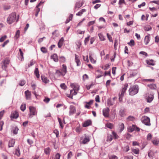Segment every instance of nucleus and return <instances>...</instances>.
<instances>
[{"label":"nucleus","instance_id":"69168bd1","mask_svg":"<svg viewBox=\"0 0 159 159\" xmlns=\"http://www.w3.org/2000/svg\"><path fill=\"white\" fill-rule=\"evenodd\" d=\"M61 155L59 153H57L55 155L54 159H60Z\"/></svg>","mask_w":159,"mask_h":159},{"label":"nucleus","instance_id":"6e6552de","mask_svg":"<svg viewBox=\"0 0 159 159\" xmlns=\"http://www.w3.org/2000/svg\"><path fill=\"white\" fill-rule=\"evenodd\" d=\"M10 117L11 120L16 119L19 117L18 113L16 111H12L11 113Z\"/></svg>","mask_w":159,"mask_h":159},{"label":"nucleus","instance_id":"4be33fe9","mask_svg":"<svg viewBox=\"0 0 159 159\" xmlns=\"http://www.w3.org/2000/svg\"><path fill=\"white\" fill-rule=\"evenodd\" d=\"M15 143V140L11 139L9 142L8 147L9 148L14 146Z\"/></svg>","mask_w":159,"mask_h":159},{"label":"nucleus","instance_id":"0eeeda50","mask_svg":"<svg viewBox=\"0 0 159 159\" xmlns=\"http://www.w3.org/2000/svg\"><path fill=\"white\" fill-rule=\"evenodd\" d=\"M9 63V60L7 58L5 59L1 63L2 68L3 70H6L7 65Z\"/></svg>","mask_w":159,"mask_h":159},{"label":"nucleus","instance_id":"338daca9","mask_svg":"<svg viewBox=\"0 0 159 159\" xmlns=\"http://www.w3.org/2000/svg\"><path fill=\"white\" fill-rule=\"evenodd\" d=\"M153 152L151 151H150L148 154V156L150 157H153Z\"/></svg>","mask_w":159,"mask_h":159},{"label":"nucleus","instance_id":"680f3d73","mask_svg":"<svg viewBox=\"0 0 159 159\" xmlns=\"http://www.w3.org/2000/svg\"><path fill=\"white\" fill-rule=\"evenodd\" d=\"M18 128L17 127H15L14 129L13 133L14 134H16L17 133L18 131Z\"/></svg>","mask_w":159,"mask_h":159},{"label":"nucleus","instance_id":"f704fd0d","mask_svg":"<svg viewBox=\"0 0 159 159\" xmlns=\"http://www.w3.org/2000/svg\"><path fill=\"white\" fill-rule=\"evenodd\" d=\"M50 149L49 148H48L44 149V153L47 155L49 154H50Z\"/></svg>","mask_w":159,"mask_h":159},{"label":"nucleus","instance_id":"a878e982","mask_svg":"<svg viewBox=\"0 0 159 159\" xmlns=\"http://www.w3.org/2000/svg\"><path fill=\"white\" fill-rule=\"evenodd\" d=\"M83 5V3L82 2L80 3L79 2H77L75 4V7H74V10H75L77 8H80Z\"/></svg>","mask_w":159,"mask_h":159},{"label":"nucleus","instance_id":"f8f14e48","mask_svg":"<svg viewBox=\"0 0 159 159\" xmlns=\"http://www.w3.org/2000/svg\"><path fill=\"white\" fill-rule=\"evenodd\" d=\"M89 59L91 62L93 63H95L96 62V59L93 56V55L92 53H89Z\"/></svg>","mask_w":159,"mask_h":159},{"label":"nucleus","instance_id":"58836bf2","mask_svg":"<svg viewBox=\"0 0 159 159\" xmlns=\"http://www.w3.org/2000/svg\"><path fill=\"white\" fill-rule=\"evenodd\" d=\"M147 142L146 140H144L142 144L141 149H143L145 146L147 145Z\"/></svg>","mask_w":159,"mask_h":159},{"label":"nucleus","instance_id":"49530a36","mask_svg":"<svg viewBox=\"0 0 159 159\" xmlns=\"http://www.w3.org/2000/svg\"><path fill=\"white\" fill-rule=\"evenodd\" d=\"M107 37L108 38L109 41L110 42H113V40H112V38L111 35L108 33H107Z\"/></svg>","mask_w":159,"mask_h":159},{"label":"nucleus","instance_id":"6e6d98bb","mask_svg":"<svg viewBox=\"0 0 159 159\" xmlns=\"http://www.w3.org/2000/svg\"><path fill=\"white\" fill-rule=\"evenodd\" d=\"M75 131L77 133H80L81 131V128L80 126H78L76 128Z\"/></svg>","mask_w":159,"mask_h":159},{"label":"nucleus","instance_id":"a19ab883","mask_svg":"<svg viewBox=\"0 0 159 159\" xmlns=\"http://www.w3.org/2000/svg\"><path fill=\"white\" fill-rule=\"evenodd\" d=\"M19 51L20 52V55L21 56V60L22 61L24 59L23 53V52L21 50L20 48L19 49Z\"/></svg>","mask_w":159,"mask_h":159},{"label":"nucleus","instance_id":"4d7b16f0","mask_svg":"<svg viewBox=\"0 0 159 159\" xmlns=\"http://www.w3.org/2000/svg\"><path fill=\"white\" fill-rule=\"evenodd\" d=\"M128 121H133L134 120V118L133 116H129L127 118Z\"/></svg>","mask_w":159,"mask_h":159},{"label":"nucleus","instance_id":"37998d69","mask_svg":"<svg viewBox=\"0 0 159 159\" xmlns=\"http://www.w3.org/2000/svg\"><path fill=\"white\" fill-rule=\"evenodd\" d=\"M112 134L114 138L115 139H118L119 138L118 136L117 135V134L114 131H112Z\"/></svg>","mask_w":159,"mask_h":159},{"label":"nucleus","instance_id":"79ce46f5","mask_svg":"<svg viewBox=\"0 0 159 159\" xmlns=\"http://www.w3.org/2000/svg\"><path fill=\"white\" fill-rule=\"evenodd\" d=\"M15 155L18 156H19L20 155V152L19 148L16 149L15 151Z\"/></svg>","mask_w":159,"mask_h":159},{"label":"nucleus","instance_id":"c85d7f7f","mask_svg":"<svg viewBox=\"0 0 159 159\" xmlns=\"http://www.w3.org/2000/svg\"><path fill=\"white\" fill-rule=\"evenodd\" d=\"M86 10L84 9H83L80 10L76 14V15L77 16H81L84 12L86 11Z\"/></svg>","mask_w":159,"mask_h":159},{"label":"nucleus","instance_id":"cd10ccee","mask_svg":"<svg viewBox=\"0 0 159 159\" xmlns=\"http://www.w3.org/2000/svg\"><path fill=\"white\" fill-rule=\"evenodd\" d=\"M34 74L37 78H39L40 75L39 74V72L38 68H35L34 71Z\"/></svg>","mask_w":159,"mask_h":159},{"label":"nucleus","instance_id":"774afa93","mask_svg":"<svg viewBox=\"0 0 159 159\" xmlns=\"http://www.w3.org/2000/svg\"><path fill=\"white\" fill-rule=\"evenodd\" d=\"M152 138V134L149 133L148 134L147 136V139L148 140H150Z\"/></svg>","mask_w":159,"mask_h":159},{"label":"nucleus","instance_id":"5fc2aeb1","mask_svg":"<svg viewBox=\"0 0 159 159\" xmlns=\"http://www.w3.org/2000/svg\"><path fill=\"white\" fill-rule=\"evenodd\" d=\"M25 83V80H21L19 82V85L21 86H23Z\"/></svg>","mask_w":159,"mask_h":159},{"label":"nucleus","instance_id":"c9c22d12","mask_svg":"<svg viewBox=\"0 0 159 159\" xmlns=\"http://www.w3.org/2000/svg\"><path fill=\"white\" fill-rule=\"evenodd\" d=\"M119 114L121 117H124L126 115L124 110H120L119 113Z\"/></svg>","mask_w":159,"mask_h":159},{"label":"nucleus","instance_id":"20e7f679","mask_svg":"<svg viewBox=\"0 0 159 159\" xmlns=\"http://www.w3.org/2000/svg\"><path fill=\"white\" fill-rule=\"evenodd\" d=\"M16 14L15 12L11 14L7 19V22L9 24H11L14 22L16 20Z\"/></svg>","mask_w":159,"mask_h":159},{"label":"nucleus","instance_id":"3c124183","mask_svg":"<svg viewBox=\"0 0 159 159\" xmlns=\"http://www.w3.org/2000/svg\"><path fill=\"white\" fill-rule=\"evenodd\" d=\"M109 159H118V158L116 155H113L109 156Z\"/></svg>","mask_w":159,"mask_h":159},{"label":"nucleus","instance_id":"e433bc0d","mask_svg":"<svg viewBox=\"0 0 159 159\" xmlns=\"http://www.w3.org/2000/svg\"><path fill=\"white\" fill-rule=\"evenodd\" d=\"M112 140V135L108 134L107 135V141L108 142H111Z\"/></svg>","mask_w":159,"mask_h":159},{"label":"nucleus","instance_id":"7ed1b4c3","mask_svg":"<svg viewBox=\"0 0 159 159\" xmlns=\"http://www.w3.org/2000/svg\"><path fill=\"white\" fill-rule=\"evenodd\" d=\"M128 87V84L126 83L124 85L123 88H122L119 94V100L120 102H121L122 100V98L123 97L124 94L125 93L127 88Z\"/></svg>","mask_w":159,"mask_h":159},{"label":"nucleus","instance_id":"603ef678","mask_svg":"<svg viewBox=\"0 0 159 159\" xmlns=\"http://www.w3.org/2000/svg\"><path fill=\"white\" fill-rule=\"evenodd\" d=\"M41 50L43 53H46L47 52V49L44 47H42L41 48Z\"/></svg>","mask_w":159,"mask_h":159},{"label":"nucleus","instance_id":"c756f323","mask_svg":"<svg viewBox=\"0 0 159 159\" xmlns=\"http://www.w3.org/2000/svg\"><path fill=\"white\" fill-rule=\"evenodd\" d=\"M109 110H103V114L105 117H107L109 115Z\"/></svg>","mask_w":159,"mask_h":159},{"label":"nucleus","instance_id":"1a4fd4ad","mask_svg":"<svg viewBox=\"0 0 159 159\" xmlns=\"http://www.w3.org/2000/svg\"><path fill=\"white\" fill-rule=\"evenodd\" d=\"M128 130L129 132H132L134 130L139 131L138 127H136L134 125H133L131 126H129L128 128Z\"/></svg>","mask_w":159,"mask_h":159},{"label":"nucleus","instance_id":"dca6fc26","mask_svg":"<svg viewBox=\"0 0 159 159\" xmlns=\"http://www.w3.org/2000/svg\"><path fill=\"white\" fill-rule=\"evenodd\" d=\"M26 98L27 99H30L31 98V93L30 91L27 90L25 92Z\"/></svg>","mask_w":159,"mask_h":159},{"label":"nucleus","instance_id":"9b49d317","mask_svg":"<svg viewBox=\"0 0 159 159\" xmlns=\"http://www.w3.org/2000/svg\"><path fill=\"white\" fill-rule=\"evenodd\" d=\"M70 86L73 89V90L78 91L79 90L80 86L76 84L71 83Z\"/></svg>","mask_w":159,"mask_h":159},{"label":"nucleus","instance_id":"0e129e2a","mask_svg":"<svg viewBox=\"0 0 159 159\" xmlns=\"http://www.w3.org/2000/svg\"><path fill=\"white\" fill-rule=\"evenodd\" d=\"M89 37L90 36H89L85 39V40H84V43L85 45H86L88 42H89Z\"/></svg>","mask_w":159,"mask_h":159},{"label":"nucleus","instance_id":"09e8293b","mask_svg":"<svg viewBox=\"0 0 159 159\" xmlns=\"http://www.w3.org/2000/svg\"><path fill=\"white\" fill-rule=\"evenodd\" d=\"M110 65L108 64H107L106 65L104 66H102V69L104 70H107L110 66Z\"/></svg>","mask_w":159,"mask_h":159},{"label":"nucleus","instance_id":"2f4dec72","mask_svg":"<svg viewBox=\"0 0 159 159\" xmlns=\"http://www.w3.org/2000/svg\"><path fill=\"white\" fill-rule=\"evenodd\" d=\"M146 63L149 65L151 66H154L155 64L153 62V61L152 60H147L146 61Z\"/></svg>","mask_w":159,"mask_h":159},{"label":"nucleus","instance_id":"bf43d9fd","mask_svg":"<svg viewBox=\"0 0 159 159\" xmlns=\"http://www.w3.org/2000/svg\"><path fill=\"white\" fill-rule=\"evenodd\" d=\"M132 152L134 154H138L139 152V150L138 149H134L132 150Z\"/></svg>","mask_w":159,"mask_h":159},{"label":"nucleus","instance_id":"412c9836","mask_svg":"<svg viewBox=\"0 0 159 159\" xmlns=\"http://www.w3.org/2000/svg\"><path fill=\"white\" fill-rule=\"evenodd\" d=\"M42 3L40 2L39 4L36 6V13L35 14V16H37L38 15V13L40 11V9L39 8V7L42 4Z\"/></svg>","mask_w":159,"mask_h":159},{"label":"nucleus","instance_id":"8fccbe9b","mask_svg":"<svg viewBox=\"0 0 159 159\" xmlns=\"http://www.w3.org/2000/svg\"><path fill=\"white\" fill-rule=\"evenodd\" d=\"M58 120L61 128L62 129L63 128V126L62 125V123L61 119L59 117H58Z\"/></svg>","mask_w":159,"mask_h":159},{"label":"nucleus","instance_id":"f3484780","mask_svg":"<svg viewBox=\"0 0 159 159\" xmlns=\"http://www.w3.org/2000/svg\"><path fill=\"white\" fill-rule=\"evenodd\" d=\"M147 56L148 54L145 52L143 51L140 52V57L141 58H145Z\"/></svg>","mask_w":159,"mask_h":159},{"label":"nucleus","instance_id":"b1692460","mask_svg":"<svg viewBox=\"0 0 159 159\" xmlns=\"http://www.w3.org/2000/svg\"><path fill=\"white\" fill-rule=\"evenodd\" d=\"M64 41V38L63 37H61L58 43V47L59 48H61L62 45Z\"/></svg>","mask_w":159,"mask_h":159},{"label":"nucleus","instance_id":"f257e3e1","mask_svg":"<svg viewBox=\"0 0 159 159\" xmlns=\"http://www.w3.org/2000/svg\"><path fill=\"white\" fill-rule=\"evenodd\" d=\"M139 89V86L138 85H135L131 86L129 89V95L131 96L135 95L138 93Z\"/></svg>","mask_w":159,"mask_h":159},{"label":"nucleus","instance_id":"aec40b11","mask_svg":"<svg viewBox=\"0 0 159 159\" xmlns=\"http://www.w3.org/2000/svg\"><path fill=\"white\" fill-rule=\"evenodd\" d=\"M147 86L152 90H156L157 88V86L155 84H148Z\"/></svg>","mask_w":159,"mask_h":159},{"label":"nucleus","instance_id":"4c0bfd02","mask_svg":"<svg viewBox=\"0 0 159 159\" xmlns=\"http://www.w3.org/2000/svg\"><path fill=\"white\" fill-rule=\"evenodd\" d=\"M128 44L131 47H132L134 45V41L133 40H130V42L128 43Z\"/></svg>","mask_w":159,"mask_h":159},{"label":"nucleus","instance_id":"052dcab7","mask_svg":"<svg viewBox=\"0 0 159 159\" xmlns=\"http://www.w3.org/2000/svg\"><path fill=\"white\" fill-rule=\"evenodd\" d=\"M159 141L156 139H154L152 141V143L155 145H157L159 143Z\"/></svg>","mask_w":159,"mask_h":159},{"label":"nucleus","instance_id":"13d9d810","mask_svg":"<svg viewBox=\"0 0 159 159\" xmlns=\"http://www.w3.org/2000/svg\"><path fill=\"white\" fill-rule=\"evenodd\" d=\"M60 86L61 87L62 89H65V90L66 89V85L65 84H64V83L61 84H60Z\"/></svg>","mask_w":159,"mask_h":159},{"label":"nucleus","instance_id":"9d476101","mask_svg":"<svg viewBox=\"0 0 159 159\" xmlns=\"http://www.w3.org/2000/svg\"><path fill=\"white\" fill-rule=\"evenodd\" d=\"M94 100H91L89 102H85V104L84 105L85 108L87 109H90L91 108L90 106L92 104Z\"/></svg>","mask_w":159,"mask_h":159},{"label":"nucleus","instance_id":"39448f33","mask_svg":"<svg viewBox=\"0 0 159 159\" xmlns=\"http://www.w3.org/2000/svg\"><path fill=\"white\" fill-rule=\"evenodd\" d=\"M141 121L143 123L147 126H150L151 125L150 119L146 116L142 117L141 119Z\"/></svg>","mask_w":159,"mask_h":159},{"label":"nucleus","instance_id":"de8ad7c7","mask_svg":"<svg viewBox=\"0 0 159 159\" xmlns=\"http://www.w3.org/2000/svg\"><path fill=\"white\" fill-rule=\"evenodd\" d=\"M72 156V152L71 151L67 155V159H70Z\"/></svg>","mask_w":159,"mask_h":159},{"label":"nucleus","instance_id":"a18cd8bd","mask_svg":"<svg viewBox=\"0 0 159 159\" xmlns=\"http://www.w3.org/2000/svg\"><path fill=\"white\" fill-rule=\"evenodd\" d=\"M20 32V30H18L17 31L15 35V37L16 39H17L19 37Z\"/></svg>","mask_w":159,"mask_h":159},{"label":"nucleus","instance_id":"4468645a","mask_svg":"<svg viewBox=\"0 0 159 159\" xmlns=\"http://www.w3.org/2000/svg\"><path fill=\"white\" fill-rule=\"evenodd\" d=\"M91 121L90 120H88L84 122L83 125V126L84 127H86L91 125Z\"/></svg>","mask_w":159,"mask_h":159},{"label":"nucleus","instance_id":"bb28decb","mask_svg":"<svg viewBox=\"0 0 159 159\" xmlns=\"http://www.w3.org/2000/svg\"><path fill=\"white\" fill-rule=\"evenodd\" d=\"M51 58L55 62H57L58 61V57L57 54H54L51 56Z\"/></svg>","mask_w":159,"mask_h":159},{"label":"nucleus","instance_id":"864d4df0","mask_svg":"<svg viewBox=\"0 0 159 159\" xmlns=\"http://www.w3.org/2000/svg\"><path fill=\"white\" fill-rule=\"evenodd\" d=\"M7 36L6 35H4L2 37L0 38V42H3L7 38Z\"/></svg>","mask_w":159,"mask_h":159},{"label":"nucleus","instance_id":"473e14b6","mask_svg":"<svg viewBox=\"0 0 159 159\" xmlns=\"http://www.w3.org/2000/svg\"><path fill=\"white\" fill-rule=\"evenodd\" d=\"M149 37L148 36H146L144 39V42L146 45H147L149 42Z\"/></svg>","mask_w":159,"mask_h":159},{"label":"nucleus","instance_id":"ddd939ff","mask_svg":"<svg viewBox=\"0 0 159 159\" xmlns=\"http://www.w3.org/2000/svg\"><path fill=\"white\" fill-rule=\"evenodd\" d=\"M61 71L62 72V73L63 74V75H65L67 72V67L65 65L63 64L62 65V67L61 70Z\"/></svg>","mask_w":159,"mask_h":159},{"label":"nucleus","instance_id":"e2e57ef3","mask_svg":"<svg viewBox=\"0 0 159 159\" xmlns=\"http://www.w3.org/2000/svg\"><path fill=\"white\" fill-rule=\"evenodd\" d=\"M26 108V104L25 103H23L20 106V109H25Z\"/></svg>","mask_w":159,"mask_h":159},{"label":"nucleus","instance_id":"5701e85b","mask_svg":"<svg viewBox=\"0 0 159 159\" xmlns=\"http://www.w3.org/2000/svg\"><path fill=\"white\" fill-rule=\"evenodd\" d=\"M119 129L120 130V132L121 133L124 129L125 126L123 123H121L119 125Z\"/></svg>","mask_w":159,"mask_h":159},{"label":"nucleus","instance_id":"a211bd4d","mask_svg":"<svg viewBox=\"0 0 159 159\" xmlns=\"http://www.w3.org/2000/svg\"><path fill=\"white\" fill-rule=\"evenodd\" d=\"M41 78L42 81L45 84L48 83L49 81L47 77L44 76H41Z\"/></svg>","mask_w":159,"mask_h":159},{"label":"nucleus","instance_id":"72a5a7b5","mask_svg":"<svg viewBox=\"0 0 159 159\" xmlns=\"http://www.w3.org/2000/svg\"><path fill=\"white\" fill-rule=\"evenodd\" d=\"M106 126L110 129H112L113 128V125L111 123H108L106 125Z\"/></svg>","mask_w":159,"mask_h":159},{"label":"nucleus","instance_id":"6ab92c4d","mask_svg":"<svg viewBox=\"0 0 159 159\" xmlns=\"http://www.w3.org/2000/svg\"><path fill=\"white\" fill-rule=\"evenodd\" d=\"M75 62L77 64V66H79L81 64V62L80 60L79 59L78 56L76 54L75 55Z\"/></svg>","mask_w":159,"mask_h":159},{"label":"nucleus","instance_id":"423d86ee","mask_svg":"<svg viewBox=\"0 0 159 159\" xmlns=\"http://www.w3.org/2000/svg\"><path fill=\"white\" fill-rule=\"evenodd\" d=\"M154 98L153 93H147L146 94V99L148 102H151Z\"/></svg>","mask_w":159,"mask_h":159},{"label":"nucleus","instance_id":"7c9ffc66","mask_svg":"<svg viewBox=\"0 0 159 159\" xmlns=\"http://www.w3.org/2000/svg\"><path fill=\"white\" fill-rule=\"evenodd\" d=\"M98 36L100 40L103 41L105 40V38L102 33H99L98 34Z\"/></svg>","mask_w":159,"mask_h":159},{"label":"nucleus","instance_id":"393cba45","mask_svg":"<svg viewBox=\"0 0 159 159\" xmlns=\"http://www.w3.org/2000/svg\"><path fill=\"white\" fill-rule=\"evenodd\" d=\"M55 74H56V75L58 77H59L61 76H64L63 75V74L62 73V72L61 71H60L58 70H56Z\"/></svg>","mask_w":159,"mask_h":159},{"label":"nucleus","instance_id":"f03ea898","mask_svg":"<svg viewBox=\"0 0 159 159\" xmlns=\"http://www.w3.org/2000/svg\"><path fill=\"white\" fill-rule=\"evenodd\" d=\"M90 140L89 136L84 134L80 137V144H85L88 143Z\"/></svg>","mask_w":159,"mask_h":159},{"label":"nucleus","instance_id":"c03bdc74","mask_svg":"<svg viewBox=\"0 0 159 159\" xmlns=\"http://www.w3.org/2000/svg\"><path fill=\"white\" fill-rule=\"evenodd\" d=\"M78 91L77 90H71L70 91V93L71 94H72L73 95H75L77 93Z\"/></svg>","mask_w":159,"mask_h":159},{"label":"nucleus","instance_id":"ea45409f","mask_svg":"<svg viewBox=\"0 0 159 159\" xmlns=\"http://www.w3.org/2000/svg\"><path fill=\"white\" fill-rule=\"evenodd\" d=\"M88 76L86 74H84L83 75L82 78L84 81H85L86 80L89 79Z\"/></svg>","mask_w":159,"mask_h":159},{"label":"nucleus","instance_id":"2eb2a0df","mask_svg":"<svg viewBox=\"0 0 159 159\" xmlns=\"http://www.w3.org/2000/svg\"><path fill=\"white\" fill-rule=\"evenodd\" d=\"M30 113L29 114V117L32 118L34 115H35L37 113V112L35 110H30Z\"/></svg>","mask_w":159,"mask_h":159}]
</instances>
